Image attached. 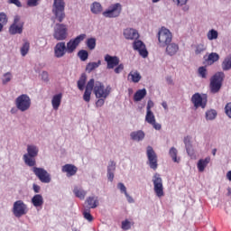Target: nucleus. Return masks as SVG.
<instances>
[{
	"mask_svg": "<svg viewBox=\"0 0 231 231\" xmlns=\"http://www.w3.org/2000/svg\"><path fill=\"white\" fill-rule=\"evenodd\" d=\"M165 47H166V53L167 55H170V57L176 55L180 51V46L177 43L172 42H171L169 44H166Z\"/></svg>",
	"mask_w": 231,
	"mask_h": 231,
	"instance_id": "22",
	"label": "nucleus"
},
{
	"mask_svg": "<svg viewBox=\"0 0 231 231\" xmlns=\"http://www.w3.org/2000/svg\"><path fill=\"white\" fill-rule=\"evenodd\" d=\"M105 62H106L107 69H115L118 64H120V58L117 56H111L109 54L105 55Z\"/></svg>",
	"mask_w": 231,
	"mask_h": 231,
	"instance_id": "17",
	"label": "nucleus"
},
{
	"mask_svg": "<svg viewBox=\"0 0 231 231\" xmlns=\"http://www.w3.org/2000/svg\"><path fill=\"white\" fill-rule=\"evenodd\" d=\"M84 39H86V34H79L76 38L70 39L66 45L67 53H75L77 48H79V44H80Z\"/></svg>",
	"mask_w": 231,
	"mask_h": 231,
	"instance_id": "12",
	"label": "nucleus"
},
{
	"mask_svg": "<svg viewBox=\"0 0 231 231\" xmlns=\"http://www.w3.org/2000/svg\"><path fill=\"white\" fill-rule=\"evenodd\" d=\"M158 42L161 48L172 42V33L167 28H162L158 32Z\"/></svg>",
	"mask_w": 231,
	"mask_h": 231,
	"instance_id": "7",
	"label": "nucleus"
},
{
	"mask_svg": "<svg viewBox=\"0 0 231 231\" xmlns=\"http://www.w3.org/2000/svg\"><path fill=\"white\" fill-rule=\"evenodd\" d=\"M83 217H85V219H87V221H89L91 223V221H93V215H91V211L88 209H85L83 211Z\"/></svg>",
	"mask_w": 231,
	"mask_h": 231,
	"instance_id": "47",
	"label": "nucleus"
},
{
	"mask_svg": "<svg viewBox=\"0 0 231 231\" xmlns=\"http://www.w3.org/2000/svg\"><path fill=\"white\" fill-rule=\"evenodd\" d=\"M124 36L128 41H134L136 39H139L140 34L138 33V31L131 28H127L124 31Z\"/></svg>",
	"mask_w": 231,
	"mask_h": 231,
	"instance_id": "21",
	"label": "nucleus"
},
{
	"mask_svg": "<svg viewBox=\"0 0 231 231\" xmlns=\"http://www.w3.org/2000/svg\"><path fill=\"white\" fill-rule=\"evenodd\" d=\"M62 172H66L67 176L69 178L71 176H75L77 174V171H79V168L73 164H65L61 168Z\"/></svg>",
	"mask_w": 231,
	"mask_h": 231,
	"instance_id": "23",
	"label": "nucleus"
},
{
	"mask_svg": "<svg viewBox=\"0 0 231 231\" xmlns=\"http://www.w3.org/2000/svg\"><path fill=\"white\" fill-rule=\"evenodd\" d=\"M146 95H147V90L145 88L137 90L134 95V102H140L141 100H143Z\"/></svg>",
	"mask_w": 231,
	"mask_h": 231,
	"instance_id": "30",
	"label": "nucleus"
},
{
	"mask_svg": "<svg viewBox=\"0 0 231 231\" xmlns=\"http://www.w3.org/2000/svg\"><path fill=\"white\" fill-rule=\"evenodd\" d=\"M102 5L98 2H94L90 6V11L96 15H98V14H102Z\"/></svg>",
	"mask_w": 231,
	"mask_h": 231,
	"instance_id": "33",
	"label": "nucleus"
},
{
	"mask_svg": "<svg viewBox=\"0 0 231 231\" xmlns=\"http://www.w3.org/2000/svg\"><path fill=\"white\" fill-rule=\"evenodd\" d=\"M152 107H154V103L152 102V100H149L147 103L146 111H152L151 110L152 109Z\"/></svg>",
	"mask_w": 231,
	"mask_h": 231,
	"instance_id": "58",
	"label": "nucleus"
},
{
	"mask_svg": "<svg viewBox=\"0 0 231 231\" xmlns=\"http://www.w3.org/2000/svg\"><path fill=\"white\" fill-rule=\"evenodd\" d=\"M93 93L96 97V98H107L109 95H111V87L104 86V83L100 81L94 80V86H93Z\"/></svg>",
	"mask_w": 231,
	"mask_h": 231,
	"instance_id": "3",
	"label": "nucleus"
},
{
	"mask_svg": "<svg viewBox=\"0 0 231 231\" xmlns=\"http://www.w3.org/2000/svg\"><path fill=\"white\" fill-rule=\"evenodd\" d=\"M128 80H132L134 84H138L140 80H142V75H140V72L138 70L131 71L128 74Z\"/></svg>",
	"mask_w": 231,
	"mask_h": 231,
	"instance_id": "29",
	"label": "nucleus"
},
{
	"mask_svg": "<svg viewBox=\"0 0 231 231\" xmlns=\"http://www.w3.org/2000/svg\"><path fill=\"white\" fill-rule=\"evenodd\" d=\"M60 102H62V95L57 94L54 95L51 100L52 107L55 111L60 107Z\"/></svg>",
	"mask_w": 231,
	"mask_h": 231,
	"instance_id": "27",
	"label": "nucleus"
},
{
	"mask_svg": "<svg viewBox=\"0 0 231 231\" xmlns=\"http://www.w3.org/2000/svg\"><path fill=\"white\" fill-rule=\"evenodd\" d=\"M199 74L202 79L207 78V68L205 67H199Z\"/></svg>",
	"mask_w": 231,
	"mask_h": 231,
	"instance_id": "50",
	"label": "nucleus"
},
{
	"mask_svg": "<svg viewBox=\"0 0 231 231\" xmlns=\"http://www.w3.org/2000/svg\"><path fill=\"white\" fill-rule=\"evenodd\" d=\"M203 51H205V45L199 44L195 50L196 55H199L200 53H203Z\"/></svg>",
	"mask_w": 231,
	"mask_h": 231,
	"instance_id": "52",
	"label": "nucleus"
},
{
	"mask_svg": "<svg viewBox=\"0 0 231 231\" xmlns=\"http://www.w3.org/2000/svg\"><path fill=\"white\" fill-rule=\"evenodd\" d=\"M117 189H119V190H121V192L127 194V188H125V185H124V183L119 182L117 184Z\"/></svg>",
	"mask_w": 231,
	"mask_h": 231,
	"instance_id": "55",
	"label": "nucleus"
},
{
	"mask_svg": "<svg viewBox=\"0 0 231 231\" xmlns=\"http://www.w3.org/2000/svg\"><path fill=\"white\" fill-rule=\"evenodd\" d=\"M125 198L127 199V201L129 203H134V199H133V197L129 196V193L125 194Z\"/></svg>",
	"mask_w": 231,
	"mask_h": 231,
	"instance_id": "61",
	"label": "nucleus"
},
{
	"mask_svg": "<svg viewBox=\"0 0 231 231\" xmlns=\"http://www.w3.org/2000/svg\"><path fill=\"white\" fill-rule=\"evenodd\" d=\"M226 178H227V180H229V181H231V171H229L226 173Z\"/></svg>",
	"mask_w": 231,
	"mask_h": 231,
	"instance_id": "64",
	"label": "nucleus"
},
{
	"mask_svg": "<svg viewBox=\"0 0 231 231\" xmlns=\"http://www.w3.org/2000/svg\"><path fill=\"white\" fill-rule=\"evenodd\" d=\"M218 33L217 31L212 29L208 32V41H214L217 39Z\"/></svg>",
	"mask_w": 231,
	"mask_h": 231,
	"instance_id": "46",
	"label": "nucleus"
},
{
	"mask_svg": "<svg viewBox=\"0 0 231 231\" xmlns=\"http://www.w3.org/2000/svg\"><path fill=\"white\" fill-rule=\"evenodd\" d=\"M224 77H225L224 73L217 72L210 79L209 89L211 93H214V94L219 93V90L223 86Z\"/></svg>",
	"mask_w": 231,
	"mask_h": 231,
	"instance_id": "5",
	"label": "nucleus"
},
{
	"mask_svg": "<svg viewBox=\"0 0 231 231\" xmlns=\"http://www.w3.org/2000/svg\"><path fill=\"white\" fill-rule=\"evenodd\" d=\"M120 14H122V4L120 3L111 5L105 12H103V15L108 19L120 17Z\"/></svg>",
	"mask_w": 231,
	"mask_h": 231,
	"instance_id": "8",
	"label": "nucleus"
},
{
	"mask_svg": "<svg viewBox=\"0 0 231 231\" xmlns=\"http://www.w3.org/2000/svg\"><path fill=\"white\" fill-rule=\"evenodd\" d=\"M32 172L42 183H50L51 181V175L44 168L33 167Z\"/></svg>",
	"mask_w": 231,
	"mask_h": 231,
	"instance_id": "14",
	"label": "nucleus"
},
{
	"mask_svg": "<svg viewBox=\"0 0 231 231\" xmlns=\"http://www.w3.org/2000/svg\"><path fill=\"white\" fill-rule=\"evenodd\" d=\"M174 5H176L179 8H182L183 12H189V0H172Z\"/></svg>",
	"mask_w": 231,
	"mask_h": 231,
	"instance_id": "32",
	"label": "nucleus"
},
{
	"mask_svg": "<svg viewBox=\"0 0 231 231\" xmlns=\"http://www.w3.org/2000/svg\"><path fill=\"white\" fill-rule=\"evenodd\" d=\"M23 30H24V23L21 20V16H14V22L9 27L10 35L21 34L23 33Z\"/></svg>",
	"mask_w": 231,
	"mask_h": 231,
	"instance_id": "9",
	"label": "nucleus"
},
{
	"mask_svg": "<svg viewBox=\"0 0 231 231\" xmlns=\"http://www.w3.org/2000/svg\"><path fill=\"white\" fill-rule=\"evenodd\" d=\"M10 80H12V73L6 72L5 74H4V78L2 79L3 84H8Z\"/></svg>",
	"mask_w": 231,
	"mask_h": 231,
	"instance_id": "48",
	"label": "nucleus"
},
{
	"mask_svg": "<svg viewBox=\"0 0 231 231\" xmlns=\"http://www.w3.org/2000/svg\"><path fill=\"white\" fill-rule=\"evenodd\" d=\"M28 51H30V42H25L21 48V55L23 57H26V55L28 54Z\"/></svg>",
	"mask_w": 231,
	"mask_h": 231,
	"instance_id": "40",
	"label": "nucleus"
},
{
	"mask_svg": "<svg viewBox=\"0 0 231 231\" xmlns=\"http://www.w3.org/2000/svg\"><path fill=\"white\" fill-rule=\"evenodd\" d=\"M41 0H27V6L35 7L39 6Z\"/></svg>",
	"mask_w": 231,
	"mask_h": 231,
	"instance_id": "51",
	"label": "nucleus"
},
{
	"mask_svg": "<svg viewBox=\"0 0 231 231\" xmlns=\"http://www.w3.org/2000/svg\"><path fill=\"white\" fill-rule=\"evenodd\" d=\"M134 225V222H131L128 219H125L122 222L121 228L123 230H131V226Z\"/></svg>",
	"mask_w": 231,
	"mask_h": 231,
	"instance_id": "45",
	"label": "nucleus"
},
{
	"mask_svg": "<svg viewBox=\"0 0 231 231\" xmlns=\"http://www.w3.org/2000/svg\"><path fill=\"white\" fill-rule=\"evenodd\" d=\"M65 8L66 3L64 0H54L52 5V14L54 19L58 21V23H62V21L66 19V12H64Z\"/></svg>",
	"mask_w": 231,
	"mask_h": 231,
	"instance_id": "1",
	"label": "nucleus"
},
{
	"mask_svg": "<svg viewBox=\"0 0 231 231\" xmlns=\"http://www.w3.org/2000/svg\"><path fill=\"white\" fill-rule=\"evenodd\" d=\"M130 136H131L132 140H134V142H142V140H143V138H145V133H143V131H142V130H138L135 132H132L130 134Z\"/></svg>",
	"mask_w": 231,
	"mask_h": 231,
	"instance_id": "26",
	"label": "nucleus"
},
{
	"mask_svg": "<svg viewBox=\"0 0 231 231\" xmlns=\"http://www.w3.org/2000/svg\"><path fill=\"white\" fill-rule=\"evenodd\" d=\"M133 49L136 51H139L141 57L145 59L149 55V51H147V47H145V43L140 40H135L133 42Z\"/></svg>",
	"mask_w": 231,
	"mask_h": 231,
	"instance_id": "15",
	"label": "nucleus"
},
{
	"mask_svg": "<svg viewBox=\"0 0 231 231\" xmlns=\"http://www.w3.org/2000/svg\"><path fill=\"white\" fill-rule=\"evenodd\" d=\"M166 81H167L168 84H170V85L174 84V82L172 81V78H171V77H168V78L166 79Z\"/></svg>",
	"mask_w": 231,
	"mask_h": 231,
	"instance_id": "63",
	"label": "nucleus"
},
{
	"mask_svg": "<svg viewBox=\"0 0 231 231\" xmlns=\"http://www.w3.org/2000/svg\"><path fill=\"white\" fill-rule=\"evenodd\" d=\"M95 86V79H91L88 81L85 87V92L83 94V100L89 102L91 100V93L93 92V87Z\"/></svg>",
	"mask_w": 231,
	"mask_h": 231,
	"instance_id": "20",
	"label": "nucleus"
},
{
	"mask_svg": "<svg viewBox=\"0 0 231 231\" xmlns=\"http://www.w3.org/2000/svg\"><path fill=\"white\" fill-rule=\"evenodd\" d=\"M78 57L80 59V60L85 62V60L89 57V53L86 50H80L78 52Z\"/></svg>",
	"mask_w": 231,
	"mask_h": 231,
	"instance_id": "42",
	"label": "nucleus"
},
{
	"mask_svg": "<svg viewBox=\"0 0 231 231\" xmlns=\"http://www.w3.org/2000/svg\"><path fill=\"white\" fill-rule=\"evenodd\" d=\"M8 23V16L6 14L0 13V32H3V28H5V24Z\"/></svg>",
	"mask_w": 231,
	"mask_h": 231,
	"instance_id": "38",
	"label": "nucleus"
},
{
	"mask_svg": "<svg viewBox=\"0 0 231 231\" xmlns=\"http://www.w3.org/2000/svg\"><path fill=\"white\" fill-rule=\"evenodd\" d=\"M9 5H14L18 8H21L23 6V4H21V1L19 0H8Z\"/></svg>",
	"mask_w": 231,
	"mask_h": 231,
	"instance_id": "56",
	"label": "nucleus"
},
{
	"mask_svg": "<svg viewBox=\"0 0 231 231\" xmlns=\"http://www.w3.org/2000/svg\"><path fill=\"white\" fill-rule=\"evenodd\" d=\"M86 80H88V76L85 73L81 74L78 80V89H79V91H84V88H86Z\"/></svg>",
	"mask_w": 231,
	"mask_h": 231,
	"instance_id": "34",
	"label": "nucleus"
},
{
	"mask_svg": "<svg viewBox=\"0 0 231 231\" xmlns=\"http://www.w3.org/2000/svg\"><path fill=\"white\" fill-rule=\"evenodd\" d=\"M169 154L175 163H178V150L175 147L170 149Z\"/></svg>",
	"mask_w": 231,
	"mask_h": 231,
	"instance_id": "39",
	"label": "nucleus"
},
{
	"mask_svg": "<svg viewBox=\"0 0 231 231\" xmlns=\"http://www.w3.org/2000/svg\"><path fill=\"white\" fill-rule=\"evenodd\" d=\"M225 113L226 115L231 118V103H227L225 106Z\"/></svg>",
	"mask_w": 231,
	"mask_h": 231,
	"instance_id": "54",
	"label": "nucleus"
},
{
	"mask_svg": "<svg viewBox=\"0 0 231 231\" xmlns=\"http://www.w3.org/2000/svg\"><path fill=\"white\" fill-rule=\"evenodd\" d=\"M87 46H88V50H95V48H97V39L88 38L87 40Z\"/></svg>",
	"mask_w": 231,
	"mask_h": 231,
	"instance_id": "41",
	"label": "nucleus"
},
{
	"mask_svg": "<svg viewBox=\"0 0 231 231\" xmlns=\"http://www.w3.org/2000/svg\"><path fill=\"white\" fill-rule=\"evenodd\" d=\"M73 192L76 198H79V199H84V198H86L87 192L79 187L74 188Z\"/></svg>",
	"mask_w": 231,
	"mask_h": 231,
	"instance_id": "36",
	"label": "nucleus"
},
{
	"mask_svg": "<svg viewBox=\"0 0 231 231\" xmlns=\"http://www.w3.org/2000/svg\"><path fill=\"white\" fill-rule=\"evenodd\" d=\"M42 80H44L45 82H48V72L43 71V72L42 73Z\"/></svg>",
	"mask_w": 231,
	"mask_h": 231,
	"instance_id": "60",
	"label": "nucleus"
},
{
	"mask_svg": "<svg viewBox=\"0 0 231 231\" xmlns=\"http://www.w3.org/2000/svg\"><path fill=\"white\" fill-rule=\"evenodd\" d=\"M66 53H68L66 42H59L56 43L54 46V57H56V59H62Z\"/></svg>",
	"mask_w": 231,
	"mask_h": 231,
	"instance_id": "16",
	"label": "nucleus"
},
{
	"mask_svg": "<svg viewBox=\"0 0 231 231\" xmlns=\"http://www.w3.org/2000/svg\"><path fill=\"white\" fill-rule=\"evenodd\" d=\"M31 202L33 207L39 208L44 205V198H42V195L41 194H36L32 198Z\"/></svg>",
	"mask_w": 231,
	"mask_h": 231,
	"instance_id": "24",
	"label": "nucleus"
},
{
	"mask_svg": "<svg viewBox=\"0 0 231 231\" xmlns=\"http://www.w3.org/2000/svg\"><path fill=\"white\" fill-rule=\"evenodd\" d=\"M107 178L109 181H113L115 180V171H107Z\"/></svg>",
	"mask_w": 231,
	"mask_h": 231,
	"instance_id": "59",
	"label": "nucleus"
},
{
	"mask_svg": "<svg viewBox=\"0 0 231 231\" xmlns=\"http://www.w3.org/2000/svg\"><path fill=\"white\" fill-rule=\"evenodd\" d=\"M184 144L189 156L194 154V149L192 148V143L190 142V136L184 137Z\"/></svg>",
	"mask_w": 231,
	"mask_h": 231,
	"instance_id": "31",
	"label": "nucleus"
},
{
	"mask_svg": "<svg viewBox=\"0 0 231 231\" xmlns=\"http://www.w3.org/2000/svg\"><path fill=\"white\" fill-rule=\"evenodd\" d=\"M98 99L96 102V107H102L104 104H106V98L104 97H97Z\"/></svg>",
	"mask_w": 231,
	"mask_h": 231,
	"instance_id": "53",
	"label": "nucleus"
},
{
	"mask_svg": "<svg viewBox=\"0 0 231 231\" xmlns=\"http://www.w3.org/2000/svg\"><path fill=\"white\" fill-rule=\"evenodd\" d=\"M33 190L34 192L39 193L41 191V186L33 184Z\"/></svg>",
	"mask_w": 231,
	"mask_h": 231,
	"instance_id": "62",
	"label": "nucleus"
},
{
	"mask_svg": "<svg viewBox=\"0 0 231 231\" xmlns=\"http://www.w3.org/2000/svg\"><path fill=\"white\" fill-rule=\"evenodd\" d=\"M145 122L150 124V125H152L153 129L156 131H160V129H162V125L156 123V117L154 116V113H152V111H146Z\"/></svg>",
	"mask_w": 231,
	"mask_h": 231,
	"instance_id": "18",
	"label": "nucleus"
},
{
	"mask_svg": "<svg viewBox=\"0 0 231 231\" xmlns=\"http://www.w3.org/2000/svg\"><path fill=\"white\" fill-rule=\"evenodd\" d=\"M153 183V190L157 196V198H163L165 193L163 192V180L160 176V174L155 173L152 177Z\"/></svg>",
	"mask_w": 231,
	"mask_h": 231,
	"instance_id": "11",
	"label": "nucleus"
},
{
	"mask_svg": "<svg viewBox=\"0 0 231 231\" xmlns=\"http://www.w3.org/2000/svg\"><path fill=\"white\" fill-rule=\"evenodd\" d=\"M86 203H87L88 208H97V207H98V205H100L98 197H88L86 199Z\"/></svg>",
	"mask_w": 231,
	"mask_h": 231,
	"instance_id": "25",
	"label": "nucleus"
},
{
	"mask_svg": "<svg viewBox=\"0 0 231 231\" xmlns=\"http://www.w3.org/2000/svg\"><path fill=\"white\" fill-rule=\"evenodd\" d=\"M208 163H210V157H207L205 159H200L197 164L199 172H203L205 171V168L207 167V165H208Z\"/></svg>",
	"mask_w": 231,
	"mask_h": 231,
	"instance_id": "28",
	"label": "nucleus"
},
{
	"mask_svg": "<svg viewBox=\"0 0 231 231\" xmlns=\"http://www.w3.org/2000/svg\"><path fill=\"white\" fill-rule=\"evenodd\" d=\"M114 71L116 74L122 73V71H124V65L122 63H119L117 66H116V69Z\"/></svg>",
	"mask_w": 231,
	"mask_h": 231,
	"instance_id": "57",
	"label": "nucleus"
},
{
	"mask_svg": "<svg viewBox=\"0 0 231 231\" xmlns=\"http://www.w3.org/2000/svg\"><path fill=\"white\" fill-rule=\"evenodd\" d=\"M222 67L225 71L231 69V56L225 59Z\"/></svg>",
	"mask_w": 231,
	"mask_h": 231,
	"instance_id": "43",
	"label": "nucleus"
},
{
	"mask_svg": "<svg viewBox=\"0 0 231 231\" xmlns=\"http://www.w3.org/2000/svg\"><path fill=\"white\" fill-rule=\"evenodd\" d=\"M146 156L148 158L149 167L153 171H156V169H158V155L156 154V152H154V149L152 148V146L147 147Z\"/></svg>",
	"mask_w": 231,
	"mask_h": 231,
	"instance_id": "13",
	"label": "nucleus"
},
{
	"mask_svg": "<svg viewBox=\"0 0 231 231\" xmlns=\"http://www.w3.org/2000/svg\"><path fill=\"white\" fill-rule=\"evenodd\" d=\"M191 102L194 104L195 107H202V109H205L207 106V97H202L199 93H196L192 96Z\"/></svg>",
	"mask_w": 231,
	"mask_h": 231,
	"instance_id": "19",
	"label": "nucleus"
},
{
	"mask_svg": "<svg viewBox=\"0 0 231 231\" xmlns=\"http://www.w3.org/2000/svg\"><path fill=\"white\" fill-rule=\"evenodd\" d=\"M100 64H102L101 60H98L97 62H89L88 64H87L86 71L91 73V71H95V69H97V68H98Z\"/></svg>",
	"mask_w": 231,
	"mask_h": 231,
	"instance_id": "35",
	"label": "nucleus"
},
{
	"mask_svg": "<svg viewBox=\"0 0 231 231\" xmlns=\"http://www.w3.org/2000/svg\"><path fill=\"white\" fill-rule=\"evenodd\" d=\"M15 106L19 111L24 113L32 107V98L26 94H22L15 99Z\"/></svg>",
	"mask_w": 231,
	"mask_h": 231,
	"instance_id": "4",
	"label": "nucleus"
},
{
	"mask_svg": "<svg viewBox=\"0 0 231 231\" xmlns=\"http://www.w3.org/2000/svg\"><path fill=\"white\" fill-rule=\"evenodd\" d=\"M217 116L216 110H209L206 112V120H214Z\"/></svg>",
	"mask_w": 231,
	"mask_h": 231,
	"instance_id": "44",
	"label": "nucleus"
},
{
	"mask_svg": "<svg viewBox=\"0 0 231 231\" xmlns=\"http://www.w3.org/2000/svg\"><path fill=\"white\" fill-rule=\"evenodd\" d=\"M13 214L15 217H23L28 214V206L23 200H16L13 206Z\"/></svg>",
	"mask_w": 231,
	"mask_h": 231,
	"instance_id": "10",
	"label": "nucleus"
},
{
	"mask_svg": "<svg viewBox=\"0 0 231 231\" xmlns=\"http://www.w3.org/2000/svg\"><path fill=\"white\" fill-rule=\"evenodd\" d=\"M53 38L56 41H66V39H68V26L64 23H56L54 26Z\"/></svg>",
	"mask_w": 231,
	"mask_h": 231,
	"instance_id": "6",
	"label": "nucleus"
},
{
	"mask_svg": "<svg viewBox=\"0 0 231 231\" xmlns=\"http://www.w3.org/2000/svg\"><path fill=\"white\" fill-rule=\"evenodd\" d=\"M116 171V163L111 161L107 166V172H115Z\"/></svg>",
	"mask_w": 231,
	"mask_h": 231,
	"instance_id": "49",
	"label": "nucleus"
},
{
	"mask_svg": "<svg viewBox=\"0 0 231 231\" xmlns=\"http://www.w3.org/2000/svg\"><path fill=\"white\" fill-rule=\"evenodd\" d=\"M38 154L39 148H37V146L32 144L27 145V153L23 155L25 165H28V167H35L37 163L35 158H37Z\"/></svg>",
	"mask_w": 231,
	"mask_h": 231,
	"instance_id": "2",
	"label": "nucleus"
},
{
	"mask_svg": "<svg viewBox=\"0 0 231 231\" xmlns=\"http://www.w3.org/2000/svg\"><path fill=\"white\" fill-rule=\"evenodd\" d=\"M217 60H219V54L216 52H211L207 59L208 64L210 65L214 64V62H217Z\"/></svg>",
	"mask_w": 231,
	"mask_h": 231,
	"instance_id": "37",
	"label": "nucleus"
}]
</instances>
